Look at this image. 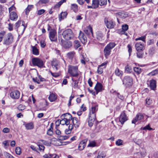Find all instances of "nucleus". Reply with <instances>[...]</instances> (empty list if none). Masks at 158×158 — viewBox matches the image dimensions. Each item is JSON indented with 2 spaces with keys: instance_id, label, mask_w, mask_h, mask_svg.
Segmentation results:
<instances>
[{
  "instance_id": "12",
  "label": "nucleus",
  "mask_w": 158,
  "mask_h": 158,
  "mask_svg": "<svg viewBox=\"0 0 158 158\" xmlns=\"http://www.w3.org/2000/svg\"><path fill=\"white\" fill-rule=\"evenodd\" d=\"M72 120V122L73 124V125L76 128H78L80 124V122L78 119L75 117H74L73 118H70V121Z\"/></svg>"
},
{
  "instance_id": "18",
  "label": "nucleus",
  "mask_w": 158,
  "mask_h": 158,
  "mask_svg": "<svg viewBox=\"0 0 158 158\" xmlns=\"http://www.w3.org/2000/svg\"><path fill=\"white\" fill-rule=\"evenodd\" d=\"M96 37L97 39L100 41H102L105 39L104 35L100 31H98L96 33Z\"/></svg>"
},
{
  "instance_id": "13",
  "label": "nucleus",
  "mask_w": 158,
  "mask_h": 158,
  "mask_svg": "<svg viewBox=\"0 0 158 158\" xmlns=\"http://www.w3.org/2000/svg\"><path fill=\"white\" fill-rule=\"evenodd\" d=\"M144 43L138 42L135 44V47L137 51H143L144 48Z\"/></svg>"
},
{
  "instance_id": "35",
  "label": "nucleus",
  "mask_w": 158,
  "mask_h": 158,
  "mask_svg": "<svg viewBox=\"0 0 158 158\" xmlns=\"http://www.w3.org/2000/svg\"><path fill=\"white\" fill-rule=\"evenodd\" d=\"M75 54V52H71L68 53L67 54L68 57L70 59H72L73 58Z\"/></svg>"
},
{
  "instance_id": "33",
  "label": "nucleus",
  "mask_w": 158,
  "mask_h": 158,
  "mask_svg": "<svg viewBox=\"0 0 158 158\" xmlns=\"http://www.w3.org/2000/svg\"><path fill=\"white\" fill-rule=\"evenodd\" d=\"M32 51L34 55H38L39 54V50L35 46H32Z\"/></svg>"
},
{
  "instance_id": "48",
  "label": "nucleus",
  "mask_w": 158,
  "mask_h": 158,
  "mask_svg": "<svg viewBox=\"0 0 158 158\" xmlns=\"http://www.w3.org/2000/svg\"><path fill=\"white\" fill-rule=\"evenodd\" d=\"M128 28V25L127 24L123 25L122 26V29L123 31H127Z\"/></svg>"
},
{
  "instance_id": "24",
  "label": "nucleus",
  "mask_w": 158,
  "mask_h": 158,
  "mask_svg": "<svg viewBox=\"0 0 158 158\" xmlns=\"http://www.w3.org/2000/svg\"><path fill=\"white\" fill-rule=\"evenodd\" d=\"M117 16L121 18H124L127 17L128 14L125 12H120L117 13Z\"/></svg>"
},
{
  "instance_id": "29",
  "label": "nucleus",
  "mask_w": 158,
  "mask_h": 158,
  "mask_svg": "<svg viewBox=\"0 0 158 158\" xmlns=\"http://www.w3.org/2000/svg\"><path fill=\"white\" fill-rule=\"evenodd\" d=\"M115 74L117 76L121 77L123 74V72L118 68H117L115 71Z\"/></svg>"
},
{
  "instance_id": "47",
  "label": "nucleus",
  "mask_w": 158,
  "mask_h": 158,
  "mask_svg": "<svg viewBox=\"0 0 158 158\" xmlns=\"http://www.w3.org/2000/svg\"><path fill=\"white\" fill-rule=\"evenodd\" d=\"M45 12V10L44 9H41L37 11V14L38 15H40L44 14Z\"/></svg>"
},
{
  "instance_id": "15",
  "label": "nucleus",
  "mask_w": 158,
  "mask_h": 158,
  "mask_svg": "<svg viewBox=\"0 0 158 158\" xmlns=\"http://www.w3.org/2000/svg\"><path fill=\"white\" fill-rule=\"evenodd\" d=\"M143 115L141 113H139L136 115L135 118L132 120V123L135 124L137 121L143 119Z\"/></svg>"
},
{
  "instance_id": "40",
  "label": "nucleus",
  "mask_w": 158,
  "mask_h": 158,
  "mask_svg": "<svg viewBox=\"0 0 158 158\" xmlns=\"http://www.w3.org/2000/svg\"><path fill=\"white\" fill-rule=\"evenodd\" d=\"M143 53L142 51H137V56L139 58H142L143 57Z\"/></svg>"
},
{
  "instance_id": "34",
  "label": "nucleus",
  "mask_w": 158,
  "mask_h": 158,
  "mask_svg": "<svg viewBox=\"0 0 158 158\" xmlns=\"http://www.w3.org/2000/svg\"><path fill=\"white\" fill-rule=\"evenodd\" d=\"M96 146V143L95 141L89 140V143L87 145L88 147H94Z\"/></svg>"
},
{
  "instance_id": "32",
  "label": "nucleus",
  "mask_w": 158,
  "mask_h": 158,
  "mask_svg": "<svg viewBox=\"0 0 158 158\" xmlns=\"http://www.w3.org/2000/svg\"><path fill=\"white\" fill-rule=\"evenodd\" d=\"M33 8V5H28L27 8L25 9V14L28 15L30 11Z\"/></svg>"
},
{
  "instance_id": "2",
  "label": "nucleus",
  "mask_w": 158,
  "mask_h": 158,
  "mask_svg": "<svg viewBox=\"0 0 158 158\" xmlns=\"http://www.w3.org/2000/svg\"><path fill=\"white\" fill-rule=\"evenodd\" d=\"M116 45L114 43L110 42L108 44L105 48L103 52L104 56L106 58H107L108 56L110 54L111 50Z\"/></svg>"
},
{
  "instance_id": "41",
  "label": "nucleus",
  "mask_w": 158,
  "mask_h": 158,
  "mask_svg": "<svg viewBox=\"0 0 158 158\" xmlns=\"http://www.w3.org/2000/svg\"><path fill=\"white\" fill-rule=\"evenodd\" d=\"M72 80L73 82V86L74 88H75L78 87V82L76 80H74L73 78Z\"/></svg>"
},
{
  "instance_id": "30",
  "label": "nucleus",
  "mask_w": 158,
  "mask_h": 158,
  "mask_svg": "<svg viewBox=\"0 0 158 158\" xmlns=\"http://www.w3.org/2000/svg\"><path fill=\"white\" fill-rule=\"evenodd\" d=\"M67 15V12H61L59 15V19L61 21L62 19H64L66 17Z\"/></svg>"
},
{
  "instance_id": "38",
  "label": "nucleus",
  "mask_w": 158,
  "mask_h": 158,
  "mask_svg": "<svg viewBox=\"0 0 158 158\" xmlns=\"http://www.w3.org/2000/svg\"><path fill=\"white\" fill-rule=\"evenodd\" d=\"M71 9L74 12H76L78 10L77 6V4H73L71 5Z\"/></svg>"
},
{
  "instance_id": "6",
  "label": "nucleus",
  "mask_w": 158,
  "mask_h": 158,
  "mask_svg": "<svg viewBox=\"0 0 158 158\" xmlns=\"http://www.w3.org/2000/svg\"><path fill=\"white\" fill-rule=\"evenodd\" d=\"M31 62L33 65L37 66L40 68L43 67L44 65V63L43 60L38 58H32L31 60Z\"/></svg>"
},
{
  "instance_id": "49",
  "label": "nucleus",
  "mask_w": 158,
  "mask_h": 158,
  "mask_svg": "<svg viewBox=\"0 0 158 158\" xmlns=\"http://www.w3.org/2000/svg\"><path fill=\"white\" fill-rule=\"evenodd\" d=\"M100 5L101 6L106 5L107 2V0H100Z\"/></svg>"
},
{
  "instance_id": "4",
  "label": "nucleus",
  "mask_w": 158,
  "mask_h": 158,
  "mask_svg": "<svg viewBox=\"0 0 158 158\" xmlns=\"http://www.w3.org/2000/svg\"><path fill=\"white\" fill-rule=\"evenodd\" d=\"M62 35L65 39L69 40L73 37L74 35L71 29H68L63 31Z\"/></svg>"
},
{
  "instance_id": "52",
  "label": "nucleus",
  "mask_w": 158,
  "mask_h": 158,
  "mask_svg": "<svg viewBox=\"0 0 158 158\" xmlns=\"http://www.w3.org/2000/svg\"><path fill=\"white\" fill-rule=\"evenodd\" d=\"M117 95L119 99L122 100H123L124 99V97L123 95L120 94L119 93H117Z\"/></svg>"
},
{
  "instance_id": "16",
  "label": "nucleus",
  "mask_w": 158,
  "mask_h": 158,
  "mask_svg": "<svg viewBox=\"0 0 158 158\" xmlns=\"http://www.w3.org/2000/svg\"><path fill=\"white\" fill-rule=\"evenodd\" d=\"M102 87V85L101 83L99 82L97 83L94 87L96 91V94H98L99 92H101L102 91L103 89Z\"/></svg>"
},
{
  "instance_id": "7",
  "label": "nucleus",
  "mask_w": 158,
  "mask_h": 158,
  "mask_svg": "<svg viewBox=\"0 0 158 158\" xmlns=\"http://www.w3.org/2000/svg\"><path fill=\"white\" fill-rule=\"evenodd\" d=\"M67 116H68L69 117V119H68L67 118H63L61 120H60V123L62 125L66 124V125H68L70 123V118H72V115L71 114L69 113H66L63 115L61 117H64Z\"/></svg>"
},
{
  "instance_id": "25",
  "label": "nucleus",
  "mask_w": 158,
  "mask_h": 158,
  "mask_svg": "<svg viewBox=\"0 0 158 158\" xmlns=\"http://www.w3.org/2000/svg\"><path fill=\"white\" fill-rule=\"evenodd\" d=\"M58 61L56 60H53L51 62L52 66L55 71L58 70Z\"/></svg>"
},
{
  "instance_id": "5",
  "label": "nucleus",
  "mask_w": 158,
  "mask_h": 158,
  "mask_svg": "<svg viewBox=\"0 0 158 158\" xmlns=\"http://www.w3.org/2000/svg\"><path fill=\"white\" fill-rule=\"evenodd\" d=\"M13 41V36L11 33L5 36L3 40L4 44L8 45L11 44Z\"/></svg>"
},
{
  "instance_id": "64",
  "label": "nucleus",
  "mask_w": 158,
  "mask_h": 158,
  "mask_svg": "<svg viewBox=\"0 0 158 158\" xmlns=\"http://www.w3.org/2000/svg\"><path fill=\"white\" fill-rule=\"evenodd\" d=\"M32 80L34 82H36L38 84H40V81L39 80H38L37 78H32Z\"/></svg>"
},
{
  "instance_id": "53",
  "label": "nucleus",
  "mask_w": 158,
  "mask_h": 158,
  "mask_svg": "<svg viewBox=\"0 0 158 158\" xmlns=\"http://www.w3.org/2000/svg\"><path fill=\"white\" fill-rule=\"evenodd\" d=\"M146 102L147 104L150 105L152 103V101L150 98H148L146 99Z\"/></svg>"
},
{
  "instance_id": "17",
  "label": "nucleus",
  "mask_w": 158,
  "mask_h": 158,
  "mask_svg": "<svg viewBox=\"0 0 158 158\" xmlns=\"http://www.w3.org/2000/svg\"><path fill=\"white\" fill-rule=\"evenodd\" d=\"M127 120V118L124 112H123L120 115L119 120L122 124H123L124 122Z\"/></svg>"
},
{
  "instance_id": "10",
  "label": "nucleus",
  "mask_w": 158,
  "mask_h": 158,
  "mask_svg": "<svg viewBox=\"0 0 158 158\" xmlns=\"http://www.w3.org/2000/svg\"><path fill=\"white\" fill-rule=\"evenodd\" d=\"M78 38L81 43L85 44L87 42V38L84 33L81 31H80Z\"/></svg>"
},
{
  "instance_id": "63",
  "label": "nucleus",
  "mask_w": 158,
  "mask_h": 158,
  "mask_svg": "<svg viewBox=\"0 0 158 158\" xmlns=\"http://www.w3.org/2000/svg\"><path fill=\"white\" fill-rule=\"evenodd\" d=\"M10 131V129L7 127L4 128L3 130V132L4 133H7Z\"/></svg>"
},
{
  "instance_id": "26",
  "label": "nucleus",
  "mask_w": 158,
  "mask_h": 158,
  "mask_svg": "<svg viewBox=\"0 0 158 158\" xmlns=\"http://www.w3.org/2000/svg\"><path fill=\"white\" fill-rule=\"evenodd\" d=\"M18 16L16 13L14 12H12L10 14V19L12 20H15L17 18Z\"/></svg>"
},
{
  "instance_id": "3",
  "label": "nucleus",
  "mask_w": 158,
  "mask_h": 158,
  "mask_svg": "<svg viewBox=\"0 0 158 158\" xmlns=\"http://www.w3.org/2000/svg\"><path fill=\"white\" fill-rule=\"evenodd\" d=\"M78 67L77 66L69 65L68 66V72L72 76L77 77L79 75L78 72Z\"/></svg>"
},
{
  "instance_id": "20",
  "label": "nucleus",
  "mask_w": 158,
  "mask_h": 158,
  "mask_svg": "<svg viewBox=\"0 0 158 158\" xmlns=\"http://www.w3.org/2000/svg\"><path fill=\"white\" fill-rule=\"evenodd\" d=\"M96 119V117H94V115L91 116H89V125L90 127L93 126L95 120Z\"/></svg>"
},
{
  "instance_id": "21",
  "label": "nucleus",
  "mask_w": 158,
  "mask_h": 158,
  "mask_svg": "<svg viewBox=\"0 0 158 158\" xmlns=\"http://www.w3.org/2000/svg\"><path fill=\"white\" fill-rule=\"evenodd\" d=\"M57 95L53 93H50L48 98L51 102L55 101L57 99Z\"/></svg>"
},
{
  "instance_id": "39",
  "label": "nucleus",
  "mask_w": 158,
  "mask_h": 158,
  "mask_svg": "<svg viewBox=\"0 0 158 158\" xmlns=\"http://www.w3.org/2000/svg\"><path fill=\"white\" fill-rule=\"evenodd\" d=\"M145 36H142L141 37L135 39V40L136 41L141 40V41H142V42H141L142 43H144L145 42Z\"/></svg>"
},
{
  "instance_id": "23",
  "label": "nucleus",
  "mask_w": 158,
  "mask_h": 158,
  "mask_svg": "<svg viewBox=\"0 0 158 158\" xmlns=\"http://www.w3.org/2000/svg\"><path fill=\"white\" fill-rule=\"evenodd\" d=\"M98 109L96 106H94L91 108V109L90 110L89 112V116H91L93 115L96 117V112L97 111Z\"/></svg>"
},
{
  "instance_id": "37",
  "label": "nucleus",
  "mask_w": 158,
  "mask_h": 158,
  "mask_svg": "<svg viewBox=\"0 0 158 158\" xmlns=\"http://www.w3.org/2000/svg\"><path fill=\"white\" fill-rule=\"evenodd\" d=\"M134 70L138 74L140 73L142 71L141 68L139 67H135L134 68Z\"/></svg>"
},
{
  "instance_id": "45",
  "label": "nucleus",
  "mask_w": 158,
  "mask_h": 158,
  "mask_svg": "<svg viewBox=\"0 0 158 158\" xmlns=\"http://www.w3.org/2000/svg\"><path fill=\"white\" fill-rule=\"evenodd\" d=\"M16 154L18 155H20L21 153V149L19 147H17L15 149Z\"/></svg>"
},
{
  "instance_id": "59",
  "label": "nucleus",
  "mask_w": 158,
  "mask_h": 158,
  "mask_svg": "<svg viewBox=\"0 0 158 158\" xmlns=\"http://www.w3.org/2000/svg\"><path fill=\"white\" fill-rule=\"evenodd\" d=\"M105 156L103 154L99 153L97 156V158H104Z\"/></svg>"
},
{
  "instance_id": "8",
  "label": "nucleus",
  "mask_w": 158,
  "mask_h": 158,
  "mask_svg": "<svg viewBox=\"0 0 158 158\" xmlns=\"http://www.w3.org/2000/svg\"><path fill=\"white\" fill-rule=\"evenodd\" d=\"M123 84L126 86H131L133 81L132 79L129 76H125L123 80Z\"/></svg>"
},
{
  "instance_id": "62",
  "label": "nucleus",
  "mask_w": 158,
  "mask_h": 158,
  "mask_svg": "<svg viewBox=\"0 0 158 158\" xmlns=\"http://www.w3.org/2000/svg\"><path fill=\"white\" fill-rule=\"evenodd\" d=\"M39 148L40 151H43L44 149V147L42 145H39Z\"/></svg>"
},
{
  "instance_id": "19",
  "label": "nucleus",
  "mask_w": 158,
  "mask_h": 158,
  "mask_svg": "<svg viewBox=\"0 0 158 158\" xmlns=\"http://www.w3.org/2000/svg\"><path fill=\"white\" fill-rule=\"evenodd\" d=\"M105 24L107 28L111 29L113 28L115 25L114 23L112 20L107 21Z\"/></svg>"
},
{
  "instance_id": "54",
  "label": "nucleus",
  "mask_w": 158,
  "mask_h": 158,
  "mask_svg": "<svg viewBox=\"0 0 158 158\" xmlns=\"http://www.w3.org/2000/svg\"><path fill=\"white\" fill-rule=\"evenodd\" d=\"M40 45L42 48H44L46 46V44L44 40H41L40 41Z\"/></svg>"
},
{
  "instance_id": "57",
  "label": "nucleus",
  "mask_w": 158,
  "mask_h": 158,
  "mask_svg": "<svg viewBox=\"0 0 158 158\" xmlns=\"http://www.w3.org/2000/svg\"><path fill=\"white\" fill-rule=\"evenodd\" d=\"M158 73V70L156 69L152 72L150 73V74L152 75H154Z\"/></svg>"
},
{
  "instance_id": "9",
  "label": "nucleus",
  "mask_w": 158,
  "mask_h": 158,
  "mask_svg": "<svg viewBox=\"0 0 158 158\" xmlns=\"http://www.w3.org/2000/svg\"><path fill=\"white\" fill-rule=\"evenodd\" d=\"M61 42L62 46L65 49L69 48L72 45V43L70 41H66L62 39Z\"/></svg>"
},
{
  "instance_id": "22",
  "label": "nucleus",
  "mask_w": 158,
  "mask_h": 158,
  "mask_svg": "<svg viewBox=\"0 0 158 158\" xmlns=\"http://www.w3.org/2000/svg\"><path fill=\"white\" fill-rule=\"evenodd\" d=\"M149 87L152 90H155L156 87V81L155 80L152 79L150 80Z\"/></svg>"
},
{
  "instance_id": "44",
  "label": "nucleus",
  "mask_w": 158,
  "mask_h": 158,
  "mask_svg": "<svg viewBox=\"0 0 158 158\" xmlns=\"http://www.w3.org/2000/svg\"><path fill=\"white\" fill-rule=\"evenodd\" d=\"M4 154L6 158H15L12 155L6 152H5Z\"/></svg>"
},
{
  "instance_id": "36",
  "label": "nucleus",
  "mask_w": 158,
  "mask_h": 158,
  "mask_svg": "<svg viewBox=\"0 0 158 158\" xmlns=\"http://www.w3.org/2000/svg\"><path fill=\"white\" fill-rule=\"evenodd\" d=\"M132 71L131 68L128 65H127L125 67V72L127 73H130Z\"/></svg>"
},
{
  "instance_id": "61",
  "label": "nucleus",
  "mask_w": 158,
  "mask_h": 158,
  "mask_svg": "<svg viewBox=\"0 0 158 158\" xmlns=\"http://www.w3.org/2000/svg\"><path fill=\"white\" fill-rule=\"evenodd\" d=\"M127 47L128 49V52L129 53V55H130V54H131V53L132 51L131 46V45L128 44L127 45Z\"/></svg>"
},
{
  "instance_id": "51",
  "label": "nucleus",
  "mask_w": 158,
  "mask_h": 158,
  "mask_svg": "<svg viewBox=\"0 0 158 158\" xmlns=\"http://www.w3.org/2000/svg\"><path fill=\"white\" fill-rule=\"evenodd\" d=\"M97 72L99 74H102L103 72V69L100 66L98 67Z\"/></svg>"
},
{
  "instance_id": "58",
  "label": "nucleus",
  "mask_w": 158,
  "mask_h": 158,
  "mask_svg": "<svg viewBox=\"0 0 158 158\" xmlns=\"http://www.w3.org/2000/svg\"><path fill=\"white\" fill-rule=\"evenodd\" d=\"M25 108V106L22 105H20L18 106V108L20 110H24Z\"/></svg>"
},
{
  "instance_id": "28",
  "label": "nucleus",
  "mask_w": 158,
  "mask_h": 158,
  "mask_svg": "<svg viewBox=\"0 0 158 158\" xmlns=\"http://www.w3.org/2000/svg\"><path fill=\"white\" fill-rule=\"evenodd\" d=\"M84 32L87 35H93L92 29L90 27H88L87 29L85 30Z\"/></svg>"
},
{
  "instance_id": "14",
  "label": "nucleus",
  "mask_w": 158,
  "mask_h": 158,
  "mask_svg": "<svg viewBox=\"0 0 158 158\" xmlns=\"http://www.w3.org/2000/svg\"><path fill=\"white\" fill-rule=\"evenodd\" d=\"M10 97L14 99H18L20 96V93L18 90H15L11 92L10 94Z\"/></svg>"
},
{
  "instance_id": "50",
  "label": "nucleus",
  "mask_w": 158,
  "mask_h": 158,
  "mask_svg": "<svg viewBox=\"0 0 158 158\" xmlns=\"http://www.w3.org/2000/svg\"><path fill=\"white\" fill-rule=\"evenodd\" d=\"M143 130H151L152 129V128L150 127V126L149 124L143 127V128H141Z\"/></svg>"
},
{
  "instance_id": "1",
  "label": "nucleus",
  "mask_w": 158,
  "mask_h": 158,
  "mask_svg": "<svg viewBox=\"0 0 158 158\" xmlns=\"http://www.w3.org/2000/svg\"><path fill=\"white\" fill-rule=\"evenodd\" d=\"M47 30L49 31V37L51 41L52 42H56L57 41V32L56 30L54 29H52L49 25H48Z\"/></svg>"
},
{
  "instance_id": "46",
  "label": "nucleus",
  "mask_w": 158,
  "mask_h": 158,
  "mask_svg": "<svg viewBox=\"0 0 158 158\" xmlns=\"http://www.w3.org/2000/svg\"><path fill=\"white\" fill-rule=\"evenodd\" d=\"M6 34V32L5 31H2L0 32V42L2 41L3 37Z\"/></svg>"
},
{
  "instance_id": "11",
  "label": "nucleus",
  "mask_w": 158,
  "mask_h": 158,
  "mask_svg": "<svg viewBox=\"0 0 158 158\" xmlns=\"http://www.w3.org/2000/svg\"><path fill=\"white\" fill-rule=\"evenodd\" d=\"M87 141V139H85L82 140L80 142L78 146V148L79 150H82L85 148L86 146V144Z\"/></svg>"
},
{
  "instance_id": "60",
  "label": "nucleus",
  "mask_w": 158,
  "mask_h": 158,
  "mask_svg": "<svg viewBox=\"0 0 158 158\" xmlns=\"http://www.w3.org/2000/svg\"><path fill=\"white\" fill-rule=\"evenodd\" d=\"M53 133V131L51 129H49L47 132V134L49 135H52Z\"/></svg>"
},
{
  "instance_id": "55",
  "label": "nucleus",
  "mask_w": 158,
  "mask_h": 158,
  "mask_svg": "<svg viewBox=\"0 0 158 158\" xmlns=\"http://www.w3.org/2000/svg\"><path fill=\"white\" fill-rule=\"evenodd\" d=\"M21 22L20 21H18L15 24V29H17V28L19 26Z\"/></svg>"
},
{
  "instance_id": "42",
  "label": "nucleus",
  "mask_w": 158,
  "mask_h": 158,
  "mask_svg": "<svg viewBox=\"0 0 158 158\" xmlns=\"http://www.w3.org/2000/svg\"><path fill=\"white\" fill-rule=\"evenodd\" d=\"M123 141L121 139H118L116 142L115 144L118 146H120L123 144Z\"/></svg>"
},
{
  "instance_id": "31",
  "label": "nucleus",
  "mask_w": 158,
  "mask_h": 158,
  "mask_svg": "<svg viewBox=\"0 0 158 158\" xmlns=\"http://www.w3.org/2000/svg\"><path fill=\"white\" fill-rule=\"evenodd\" d=\"M34 125L32 123H30L25 125V127L27 130H31L34 128Z\"/></svg>"
},
{
  "instance_id": "56",
  "label": "nucleus",
  "mask_w": 158,
  "mask_h": 158,
  "mask_svg": "<svg viewBox=\"0 0 158 158\" xmlns=\"http://www.w3.org/2000/svg\"><path fill=\"white\" fill-rule=\"evenodd\" d=\"M2 143L5 146L7 147L9 145V141L8 140H6L3 142Z\"/></svg>"
},
{
  "instance_id": "43",
  "label": "nucleus",
  "mask_w": 158,
  "mask_h": 158,
  "mask_svg": "<svg viewBox=\"0 0 158 158\" xmlns=\"http://www.w3.org/2000/svg\"><path fill=\"white\" fill-rule=\"evenodd\" d=\"M74 48L77 49L80 46V45L79 41L77 40H75L74 42Z\"/></svg>"
},
{
  "instance_id": "27",
  "label": "nucleus",
  "mask_w": 158,
  "mask_h": 158,
  "mask_svg": "<svg viewBox=\"0 0 158 158\" xmlns=\"http://www.w3.org/2000/svg\"><path fill=\"white\" fill-rule=\"evenodd\" d=\"M92 5L94 9L98 8L99 4V1L98 0H93L92 1Z\"/></svg>"
}]
</instances>
